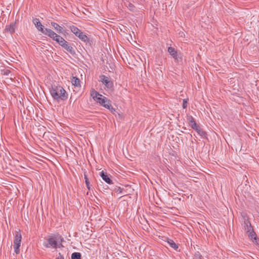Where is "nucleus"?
<instances>
[{
	"mask_svg": "<svg viewBox=\"0 0 259 259\" xmlns=\"http://www.w3.org/2000/svg\"><path fill=\"white\" fill-rule=\"evenodd\" d=\"M50 93L54 99L58 102L65 101L68 99V94L65 89L60 85H52L50 88Z\"/></svg>",
	"mask_w": 259,
	"mask_h": 259,
	"instance_id": "obj_1",
	"label": "nucleus"
},
{
	"mask_svg": "<svg viewBox=\"0 0 259 259\" xmlns=\"http://www.w3.org/2000/svg\"><path fill=\"white\" fill-rule=\"evenodd\" d=\"M71 31L78 37L80 40L85 42H88L90 41V38L87 35L79 29L77 27L74 25L69 27Z\"/></svg>",
	"mask_w": 259,
	"mask_h": 259,
	"instance_id": "obj_2",
	"label": "nucleus"
},
{
	"mask_svg": "<svg viewBox=\"0 0 259 259\" xmlns=\"http://www.w3.org/2000/svg\"><path fill=\"white\" fill-rule=\"evenodd\" d=\"M21 239L22 237L20 231H17L14 240V248L16 254H18L20 252L19 248L21 245Z\"/></svg>",
	"mask_w": 259,
	"mask_h": 259,
	"instance_id": "obj_3",
	"label": "nucleus"
},
{
	"mask_svg": "<svg viewBox=\"0 0 259 259\" xmlns=\"http://www.w3.org/2000/svg\"><path fill=\"white\" fill-rule=\"evenodd\" d=\"M44 246L46 248H49L51 246L54 248L58 247L57 237L55 235H51L48 239V243H44Z\"/></svg>",
	"mask_w": 259,
	"mask_h": 259,
	"instance_id": "obj_4",
	"label": "nucleus"
},
{
	"mask_svg": "<svg viewBox=\"0 0 259 259\" xmlns=\"http://www.w3.org/2000/svg\"><path fill=\"white\" fill-rule=\"evenodd\" d=\"M246 233H247L249 238L252 241V242L259 247V239L257 238L253 229L251 228L250 230H247Z\"/></svg>",
	"mask_w": 259,
	"mask_h": 259,
	"instance_id": "obj_5",
	"label": "nucleus"
},
{
	"mask_svg": "<svg viewBox=\"0 0 259 259\" xmlns=\"http://www.w3.org/2000/svg\"><path fill=\"white\" fill-rule=\"evenodd\" d=\"M96 102L106 108L110 107V100L102 95L96 99Z\"/></svg>",
	"mask_w": 259,
	"mask_h": 259,
	"instance_id": "obj_6",
	"label": "nucleus"
},
{
	"mask_svg": "<svg viewBox=\"0 0 259 259\" xmlns=\"http://www.w3.org/2000/svg\"><path fill=\"white\" fill-rule=\"evenodd\" d=\"M241 215L243 220V226L245 230L247 232V230H249L251 229V228H253L247 214L245 213H242Z\"/></svg>",
	"mask_w": 259,
	"mask_h": 259,
	"instance_id": "obj_7",
	"label": "nucleus"
},
{
	"mask_svg": "<svg viewBox=\"0 0 259 259\" xmlns=\"http://www.w3.org/2000/svg\"><path fill=\"white\" fill-rule=\"evenodd\" d=\"M100 81L108 89H111L113 87V82L107 76L102 75L100 76Z\"/></svg>",
	"mask_w": 259,
	"mask_h": 259,
	"instance_id": "obj_8",
	"label": "nucleus"
},
{
	"mask_svg": "<svg viewBox=\"0 0 259 259\" xmlns=\"http://www.w3.org/2000/svg\"><path fill=\"white\" fill-rule=\"evenodd\" d=\"M167 52L175 59V61L179 62L180 60H181V58L179 57L178 52L174 48L168 47Z\"/></svg>",
	"mask_w": 259,
	"mask_h": 259,
	"instance_id": "obj_9",
	"label": "nucleus"
},
{
	"mask_svg": "<svg viewBox=\"0 0 259 259\" xmlns=\"http://www.w3.org/2000/svg\"><path fill=\"white\" fill-rule=\"evenodd\" d=\"M42 33L48 35L49 37L51 38L54 40H55V38L56 37L55 35H57L58 34L55 33L54 31H53L52 29L49 28H45L44 32L42 31Z\"/></svg>",
	"mask_w": 259,
	"mask_h": 259,
	"instance_id": "obj_10",
	"label": "nucleus"
},
{
	"mask_svg": "<svg viewBox=\"0 0 259 259\" xmlns=\"http://www.w3.org/2000/svg\"><path fill=\"white\" fill-rule=\"evenodd\" d=\"M33 23L35 25L38 31L42 33L46 28H44V26L40 23L39 20L38 18H34L32 20Z\"/></svg>",
	"mask_w": 259,
	"mask_h": 259,
	"instance_id": "obj_11",
	"label": "nucleus"
},
{
	"mask_svg": "<svg viewBox=\"0 0 259 259\" xmlns=\"http://www.w3.org/2000/svg\"><path fill=\"white\" fill-rule=\"evenodd\" d=\"M72 45L73 44H70L67 42L65 45H64V46H63V48L66 50L72 55H74L75 54V51L74 48L72 47Z\"/></svg>",
	"mask_w": 259,
	"mask_h": 259,
	"instance_id": "obj_12",
	"label": "nucleus"
},
{
	"mask_svg": "<svg viewBox=\"0 0 259 259\" xmlns=\"http://www.w3.org/2000/svg\"><path fill=\"white\" fill-rule=\"evenodd\" d=\"M100 176L102 178V179L107 184H112V180L110 179V178L106 172H104V171H102L100 172Z\"/></svg>",
	"mask_w": 259,
	"mask_h": 259,
	"instance_id": "obj_13",
	"label": "nucleus"
},
{
	"mask_svg": "<svg viewBox=\"0 0 259 259\" xmlns=\"http://www.w3.org/2000/svg\"><path fill=\"white\" fill-rule=\"evenodd\" d=\"M51 25L54 28V29L57 31V32L59 33H63V28L60 26L58 24L54 22H51Z\"/></svg>",
	"mask_w": 259,
	"mask_h": 259,
	"instance_id": "obj_14",
	"label": "nucleus"
},
{
	"mask_svg": "<svg viewBox=\"0 0 259 259\" xmlns=\"http://www.w3.org/2000/svg\"><path fill=\"white\" fill-rule=\"evenodd\" d=\"M15 24L11 23L9 25L6 26L5 30L8 32H10L11 34L15 32Z\"/></svg>",
	"mask_w": 259,
	"mask_h": 259,
	"instance_id": "obj_15",
	"label": "nucleus"
},
{
	"mask_svg": "<svg viewBox=\"0 0 259 259\" xmlns=\"http://www.w3.org/2000/svg\"><path fill=\"white\" fill-rule=\"evenodd\" d=\"M91 96L93 97L94 100L96 101V99L99 97H101L102 95L100 94L98 92L94 90L91 92Z\"/></svg>",
	"mask_w": 259,
	"mask_h": 259,
	"instance_id": "obj_16",
	"label": "nucleus"
},
{
	"mask_svg": "<svg viewBox=\"0 0 259 259\" xmlns=\"http://www.w3.org/2000/svg\"><path fill=\"white\" fill-rule=\"evenodd\" d=\"M71 82H72V84L75 86H76V87L80 86V81L79 79H78L76 77H73Z\"/></svg>",
	"mask_w": 259,
	"mask_h": 259,
	"instance_id": "obj_17",
	"label": "nucleus"
},
{
	"mask_svg": "<svg viewBox=\"0 0 259 259\" xmlns=\"http://www.w3.org/2000/svg\"><path fill=\"white\" fill-rule=\"evenodd\" d=\"M71 259H81V254L80 252H75L72 253Z\"/></svg>",
	"mask_w": 259,
	"mask_h": 259,
	"instance_id": "obj_18",
	"label": "nucleus"
},
{
	"mask_svg": "<svg viewBox=\"0 0 259 259\" xmlns=\"http://www.w3.org/2000/svg\"><path fill=\"white\" fill-rule=\"evenodd\" d=\"M84 180H85V185H86V186L88 188V189L89 190H90L91 189V184H90V182L89 180V179L88 178V176L87 175L85 174V173H84Z\"/></svg>",
	"mask_w": 259,
	"mask_h": 259,
	"instance_id": "obj_19",
	"label": "nucleus"
},
{
	"mask_svg": "<svg viewBox=\"0 0 259 259\" xmlns=\"http://www.w3.org/2000/svg\"><path fill=\"white\" fill-rule=\"evenodd\" d=\"M124 4L131 11H133L135 9L134 5L128 2H127V3H124Z\"/></svg>",
	"mask_w": 259,
	"mask_h": 259,
	"instance_id": "obj_20",
	"label": "nucleus"
},
{
	"mask_svg": "<svg viewBox=\"0 0 259 259\" xmlns=\"http://www.w3.org/2000/svg\"><path fill=\"white\" fill-rule=\"evenodd\" d=\"M197 133L202 137H206L207 134L204 131L202 128H200L198 131H197Z\"/></svg>",
	"mask_w": 259,
	"mask_h": 259,
	"instance_id": "obj_21",
	"label": "nucleus"
},
{
	"mask_svg": "<svg viewBox=\"0 0 259 259\" xmlns=\"http://www.w3.org/2000/svg\"><path fill=\"white\" fill-rule=\"evenodd\" d=\"M170 246L175 249H177L178 248V246L175 243V242L172 240H169L168 241Z\"/></svg>",
	"mask_w": 259,
	"mask_h": 259,
	"instance_id": "obj_22",
	"label": "nucleus"
},
{
	"mask_svg": "<svg viewBox=\"0 0 259 259\" xmlns=\"http://www.w3.org/2000/svg\"><path fill=\"white\" fill-rule=\"evenodd\" d=\"M188 120H189V123L190 126H191V125H193V123H196L194 118L192 116H189L188 118Z\"/></svg>",
	"mask_w": 259,
	"mask_h": 259,
	"instance_id": "obj_23",
	"label": "nucleus"
},
{
	"mask_svg": "<svg viewBox=\"0 0 259 259\" xmlns=\"http://www.w3.org/2000/svg\"><path fill=\"white\" fill-rule=\"evenodd\" d=\"M194 259H203V257L199 251H197L195 253Z\"/></svg>",
	"mask_w": 259,
	"mask_h": 259,
	"instance_id": "obj_24",
	"label": "nucleus"
},
{
	"mask_svg": "<svg viewBox=\"0 0 259 259\" xmlns=\"http://www.w3.org/2000/svg\"><path fill=\"white\" fill-rule=\"evenodd\" d=\"M122 189H122L120 187L116 186L114 188L113 191L116 193H121L122 192Z\"/></svg>",
	"mask_w": 259,
	"mask_h": 259,
	"instance_id": "obj_25",
	"label": "nucleus"
},
{
	"mask_svg": "<svg viewBox=\"0 0 259 259\" xmlns=\"http://www.w3.org/2000/svg\"><path fill=\"white\" fill-rule=\"evenodd\" d=\"M55 36L56 37L55 38L54 40L56 41L57 43L59 42H61L62 40H64V39L62 36L58 34L57 35H55Z\"/></svg>",
	"mask_w": 259,
	"mask_h": 259,
	"instance_id": "obj_26",
	"label": "nucleus"
},
{
	"mask_svg": "<svg viewBox=\"0 0 259 259\" xmlns=\"http://www.w3.org/2000/svg\"><path fill=\"white\" fill-rule=\"evenodd\" d=\"M192 128L195 130L196 132L200 128V126L197 124L193 123V125L190 126Z\"/></svg>",
	"mask_w": 259,
	"mask_h": 259,
	"instance_id": "obj_27",
	"label": "nucleus"
},
{
	"mask_svg": "<svg viewBox=\"0 0 259 259\" xmlns=\"http://www.w3.org/2000/svg\"><path fill=\"white\" fill-rule=\"evenodd\" d=\"M188 99H184L183 100V108L184 109H185L188 106Z\"/></svg>",
	"mask_w": 259,
	"mask_h": 259,
	"instance_id": "obj_28",
	"label": "nucleus"
},
{
	"mask_svg": "<svg viewBox=\"0 0 259 259\" xmlns=\"http://www.w3.org/2000/svg\"><path fill=\"white\" fill-rule=\"evenodd\" d=\"M107 109H109L112 114H115V112H116V109L114 108L111 104L110 107L107 108Z\"/></svg>",
	"mask_w": 259,
	"mask_h": 259,
	"instance_id": "obj_29",
	"label": "nucleus"
},
{
	"mask_svg": "<svg viewBox=\"0 0 259 259\" xmlns=\"http://www.w3.org/2000/svg\"><path fill=\"white\" fill-rule=\"evenodd\" d=\"M1 71L2 74L6 75H8L10 73L9 70H2Z\"/></svg>",
	"mask_w": 259,
	"mask_h": 259,
	"instance_id": "obj_30",
	"label": "nucleus"
},
{
	"mask_svg": "<svg viewBox=\"0 0 259 259\" xmlns=\"http://www.w3.org/2000/svg\"><path fill=\"white\" fill-rule=\"evenodd\" d=\"M66 42H67V41L64 39V40H62L61 42H59L58 44L63 48V46H64V45H65Z\"/></svg>",
	"mask_w": 259,
	"mask_h": 259,
	"instance_id": "obj_31",
	"label": "nucleus"
},
{
	"mask_svg": "<svg viewBox=\"0 0 259 259\" xmlns=\"http://www.w3.org/2000/svg\"><path fill=\"white\" fill-rule=\"evenodd\" d=\"M56 259H64V257L61 253H59Z\"/></svg>",
	"mask_w": 259,
	"mask_h": 259,
	"instance_id": "obj_32",
	"label": "nucleus"
},
{
	"mask_svg": "<svg viewBox=\"0 0 259 259\" xmlns=\"http://www.w3.org/2000/svg\"><path fill=\"white\" fill-rule=\"evenodd\" d=\"M103 189H105V190H107V188H106V187H103Z\"/></svg>",
	"mask_w": 259,
	"mask_h": 259,
	"instance_id": "obj_33",
	"label": "nucleus"
},
{
	"mask_svg": "<svg viewBox=\"0 0 259 259\" xmlns=\"http://www.w3.org/2000/svg\"><path fill=\"white\" fill-rule=\"evenodd\" d=\"M103 189H105V190H107V188H106V187H103Z\"/></svg>",
	"mask_w": 259,
	"mask_h": 259,
	"instance_id": "obj_34",
	"label": "nucleus"
},
{
	"mask_svg": "<svg viewBox=\"0 0 259 259\" xmlns=\"http://www.w3.org/2000/svg\"><path fill=\"white\" fill-rule=\"evenodd\" d=\"M103 189H105V190H107V188H106V187H103Z\"/></svg>",
	"mask_w": 259,
	"mask_h": 259,
	"instance_id": "obj_35",
	"label": "nucleus"
}]
</instances>
